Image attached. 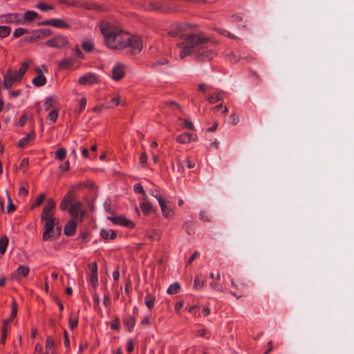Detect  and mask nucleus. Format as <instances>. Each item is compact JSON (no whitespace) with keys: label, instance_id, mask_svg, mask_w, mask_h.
<instances>
[{"label":"nucleus","instance_id":"obj_1","mask_svg":"<svg viewBox=\"0 0 354 354\" xmlns=\"http://www.w3.org/2000/svg\"><path fill=\"white\" fill-rule=\"evenodd\" d=\"M187 25L176 24L169 34L174 37H179L176 42V49L181 59L193 55L199 61H207L213 59L216 53L214 45L210 39L202 32L182 33Z\"/></svg>","mask_w":354,"mask_h":354},{"label":"nucleus","instance_id":"obj_2","mask_svg":"<svg viewBox=\"0 0 354 354\" xmlns=\"http://www.w3.org/2000/svg\"><path fill=\"white\" fill-rule=\"evenodd\" d=\"M100 28L108 48L115 50L131 48L133 53H139L142 50V41L139 37L130 35L118 26L103 21L100 24Z\"/></svg>","mask_w":354,"mask_h":354},{"label":"nucleus","instance_id":"obj_3","mask_svg":"<svg viewBox=\"0 0 354 354\" xmlns=\"http://www.w3.org/2000/svg\"><path fill=\"white\" fill-rule=\"evenodd\" d=\"M55 208V201L53 198H48L41 215V220L44 224L42 234L44 241H51L61 234V227L58 226L59 220L55 217L53 212Z\"/></svg>","mask_w":354,"mask_h":354},{"label":"nucleus","instance_id":"obj_4","mask_svg":"<svg viewBox=\"0 0 354 354\" xmlns=\"http://www.w3.org/2000/svg\"><path fill=\"white\" fill-rule=\"evenodd\" d=\"M55 208V201L53 198H48L41 215V220L44 224L42 234L44 241H51L61 234V227L58 226L59 220L55 217L53 212Z\"/></svg>","mask_w":354,"mask_h":354},{"label":"nucleus","instance_id":"obj_5","mask_svg":"<svg viewBox=\"0 0 354 354\" xmlns=\"http://www.w3.org/2000/svg\"><path fill=\"white\" fill-rule=\"evenodd\" d=\"M68 212L73 218L82 221L85 214L86 209L81 202L75 201L71 204Z\"/></svg>","mask_w":354,"mask_h":354},{"label":"nucleus","instance_id":"obj_6","mask_svg":"<svg viewBox=\"0 0 354 354\" xmlns=\"http://www.w3.org/2000/svg\"><path fill=\"white\" fill-rule=\"evenodd\" d=\"M52 34L50 29H38L34 31L30 36L26 37L24 38L25 41L29 43H34L38 40L45 39L49 37Z\"/></svg>","mask_w":354,"mask_h":354},{"label":"nucleus","instance_id":"obj_7","mask_svg":"<svg viewBox=\"0 0 354 354\" xmlns=\"http://www.w3.org/2000/svg\"><path fill=\"white\" fill-rule=\"evenodd\" d=\"M21 81V78L15 73V71L11 69L8 70L3 75V85L7 89Z\"/></svg>","mask_w":354,"mask_h":354},{"label":"nucleus","instance_id":"obj_8","mask_svg":"<svg viewBox=\"0 0 354 354\" xmlns=\"http://www.w3.org/2000/svg\"><path fill=\"white\" fill-rule=\"evenodd\" d=\"M45 44L50 48H62L68 46V41L65 36L56 35L47 40Z\"/></svg>","mask_w":354,"mask_h":354},{"label":"nucleus","instance_id":"obj_9","mask_svg":"<svg viewBox=\"0 0 354 354\" xmlns=\"http://www.w3.org/2000/svg\"><path fill=\"white\" fill-rule=\"evenodd\" d=\"M126 66L122 63H116L112 68V77L114 80H121L125 74Z\"/></svg>","mask_w":354,"mask_h":354},{"label":"nucleus","instance_id":"obj_10","mask_svg":"<svg viewBox=\"0 0 354 354\" xmlns=\"http://www.w3.org/2000/svg\"><path fill=\"white\" fill-rule=\"evenodd\" d=\"M42 25L50 26L61 29H68L70 25L62 19H51L44 21L41 23Z\"/></svg>","mask_w":354,"mask_h":354},{"label":"nucleus","instance_id":"obj_11","mask_svg":"<svg viewBox=\"0 0 354 354\" xmlns=\"http://www.w3.org/2000/svg\"><path fill=\"white\" fill-rule=\"evenodd\" d=\"M0 21L1 23L6 24H21L20 15L18 13H8L0 15Z\"/></svg>","mask_w":354,"mask_h":354},{"label":"nucleus","instance_id":"obj_12","mask_svg":"<svg viewBox=\"0 0 354 354\" xmlns=\"http://www.w3.org/2000/svg\"><path fill=\"white\" fill-rule=\"evenodd\" d=\"M108 219L111 221H112L113 223L115 224H120L121 225L129 227H133V223L131 221L124 218L122 216H108Z\"/></svg>","mask_w":354,"mask_h":354},{"label":"nucleus","instance_id":"obj_13","mask_svg":"<svg viewBox=\"0 0 354 354\" xmlns=\"http://www.w3.org/2000/svg\"><path fill=\"white\" fill-rule=\"evenodd\" d=\"M30 272V268L27 266H20L12 274V277L15 279H19L21 277H26Z\"/></svg>","mask_w":354,"mask_h":354},{"label":"nucleus","instance_id":"obj_14","mask_svg":"<svg viewBox=\"0 0 354 354\" xmlns=\"http://www.w3.org/2000/svg\"><path fill=\"white\" fill-rule=\"evenodd\" d=\"M90 271H91V274H90V284L93 287H96L98 284L97 276V265L96 262L92 263L91 266H90Z\"/></svg>","mask_w":354,"mask_h":354},{"label":"nucleus","instance_id":"obj_15","mask_svg":"<svg viewBox=\"0 0 354 354\" xmlns=\"http://www.w3.org/2000/svg\"><path fill=\"white\" fill-rule=\"evenodd\" d=\"M44 353L48 354H56L55 341L50 336H48L46 337Z\"/></svg>","mask_w":354,"mask_h":354},{"label":"nucleus","instance_id":"obj_16","mask_svg":"<svg viewBox=\"0 0 354 354\" xmlns=\"http://www.w3.org/2000/svg\"><path fill=\"white\" fill-rule=\"evenodd\" d=\"M197 138L196 136L190 133H185L183 134L179 135L176 137V141L181 143L185 144L189 142L192 140H196Z\"/></svg>","mask_w":354,"mask_h":354},{"label":"nucleus","instance_id":"obj_17","mask_svg":"<svg viewBox=\"0 0 354 354\" xmlns=\"http://www.w3.org/2000/svg\"><path fill=\"white\" fill-rule=\"evenodd\" d=\"M73 198V191L70 190L69 192H68L66 194L64 198L62 199V201L60 203V205H59V208L62 210H66L68 208V205L71 203Z\"/></svg>","mask_w":354,"mask_h":354},{"label":"nucleus","instance_id":"obj_18","mask_svg":"<svg viewBox=\"0 0 354 354\" xmlns=\"http://www.w3.org/2000/svg\"><path fill=\"white\" fill-rule=\"evenodd\" d=\"M38 14L33 10H28L26 11L23 17V19L21 20V24H25L26 23L31 22L38 18Z\"/></svg>","mask_w":354,"mask_h":354},{"label":"nucleus","instance_id":"obj_19","mask_svg":"<svg viewBox=\"0 0 354 354\" xmlns=\"http://www.w3.org/2000/svg\"><path fill=\"white\" fill-rule=\"evenodd\" d=\"M224 92L216 89V92L209 95L207 97V100L210 103H216V102L221 101L223 99Z\"/></svg>","mask_w":354,"mask_h":354},{"label":"nucleus","instance_id":"obj_20","mask_svg":"<svg viewBox=\"0 0 354 354\" xmlns=\"http://www.w3.org/2000/svg\"><path fill=\"white\" fill-rule=\"evenodd\" d=\"M76 230V223L73 220L69 221L64 227V234L66 236H72Z\"/></svg>","mask_w":354,"mask_h":354},{"label":"nucleus","instance_id":"obj_21","mask_svg":"<svg viewBox=\"0 0 354 354\" xmlns=\"http://www.w3.org/2000/svg\"><path fill=\"white\" fill-rule=\"evenodd\" d=\"M74 61L75 60L73 58L63 59L59 62V64H58L59 68L61 70H67V69L70 68L73 65Z\"/></svg>","mask_w":354,"mask_h":354},{"label":"nucleus","instance_id":"obj_22","mask_svg":"<svg viewBox=\"0 0 354 354\" xmlns=\"http://www.w3.org/2000/svg\"><path fill=\"white\" fill-rule=\"evenodd\" d=\"M100 236L104 239H114L116 237V233L111 230L102 229L100 231Z\"/></svg>","mask_w":354,"mask_h":354},{"label":"nucleus","instance_id":"obj_23","mask_svg":"<svg viewBox=\"0 0 354 354\" xmlns=\"http://www.w3.org/2000/svg\"><path fill=\"white\" fill-rule=\"evenodd\" d=\"M46 78L44 75H37L35 77H34L32 80V84L35 86H42L46 84Z\"/></svg>","mask_w":354,"mask_h":354},{"label":"nucleus","instance_id":"obj_24","mask_svg":"<svg viewBox=\"0 0 354 354\" xmlns=\"http://www.w3.org/2000/svg\"><path fill=\"white\" fill-rule=\"evenodd\" d=\"M34 139V135L32 134H28L25 137L22 138L19 140L18 142V146L20 147H26L28 143L33 140Z\"/></svg>","mask_w":354,"mask_h":354},{"label":"nucleus","instance_id":"obj_25","mask_svg":"<svg viewBox=\"0 0 354 354\" xmlns=\"http://www.w3.org/2000/svg\"><path fill=\"white\" fill-rule=\"evenodd\" d=\"M30 62H24L21 64V66L18 71H15V73L22 79L23 76L26 73L29 68Z\"/></svg>","mask_w":354,"mask_h":354},{"label":"nucleus","instance_id":"obj_26","mask_svg":"<svg viewBox=\"0 0 354 354\" xmlns=\"http://www.w3.org/2000/svg\"><path fill=\"white\" fill-rule=\"evenodd\" d=\"M30 62H24L21 64V66L18 71H15V73L22 79L23 76L26 73L29 68Z\"/></svg>","mask_w":354,"mask_h":354},{"label":"nucleus","instance_id":"obj_27","mask_svg":"<svg viewBox=\"0 0 354 354\" xmlns=\"http://www.w3.org/2000/svg\"><path fill=\"white\" fill-rule=\"evenodd\" d=\"M159 205L161 208L162 212L163 215L167 218L169 216L170 214V207L166 204L164 199L159 200Z\"/></svg>","mask_w":354,"mask_h":354},{"label":"nucleus","instance_id":"obj_28","mask_svg":"<svg viewBox=\"0 0 354 354\" xmlns=\"http://www.w3.org/2000/svg\"><path fill=\"white\" fill-rule=\"evenodd\" d=\"M66 156V151L64 148L58 149L55 153V157L59 160H63Z\"/></svg>","mask_w":354,"mask_h":354},{"label":"nucleus","instance_id":"obj_29","mask_svg":"<svg viewBox=\"0 0 354 354\" xmlns=\"http://www.w3.org/2000/svg\"><path fill=\"white\" fill-rule=\"evenodd\" d=\"M8 245V239L6 236L2 237L0 239V253L4 254L6 251Z\"/></svg>","mask_w":354,"mask_h":354},{"label":"nucleus","instance_id":"obj_30","mask_svg":"<svg viewBox=\"0 0 354 354\" xmlns=\"http://www.w3.org/2000/svg\"><path fill=\"white\" fill-rule=\"evenodd\" d=\"M143 213L147 216L152 212V206L148 203H141L140 205Z\"/></svg>","mask_w":354,"mask_h":354},{"label":"nucleus","instance_id":"obj_31","mask_svg":"<svg viewBox=\"0 0 354 354\" xmlns=\"http://www.w3.org/2000/svg\"><path fill=\"white\" fill-rule=\"evenodd\" d=\"M11 32V28L7 26H0V37L5 38L8 37Z\"/></svg>","mask_w":354,"mask_h":354},{"label":"nucleus","instance_id":"obj_32","mask_svg":"<svg viewBox=\"0 0 354 354\" xmlns=\"http://www.w3.org/2000/svg\"><path fill=\"white\" fill-rule=\"evenodd\" d=\"M180 288V286L178 283H174L168 288L167 292L169 295H174L179 291Z\"/></svg>","mask_w":354,"mask_h":354},{"label":"nucleus","instance_id":"obj_33","mask_svg":"<svg viewBox=\"0 0 354 354\" xmlns=\"http://www.w3.org/2000/svg\"><path fill=\"white\" fill-rule=\"evenodd\" d=\"M154 301L155 297L150 294H147L145 297V304L149 309H151L153 308Z\"/></svg>","mask_w":354,"mask_h":354},{"label":"nucleus","instance_id":"obj_34","mask_svg":"<svg viewBox=\"0 0 354 354\" xmlns=\"http://www.w3.org/2000/svg\"><path fill=\"white\" fill-rule=\"evenodd\" d=\"M36 8L44 12L50 10L53 8V7L51 5L46 4L43 2H39L36 5Z\"/></svg>","mask_w":354,"mask_h":354},{"label":"nucleus","instance_id":"obj_35","mask_svg":"<svg viewBox=\"0 0 354 354\" xmlns=\"http://www.w3.org/2000/svg\"><path fill=\"white\" fill-rule=\"evenodd\" d=\"M44 198L45 194L43 193L39 194L35 199V203L32 205L31 208L34 209L35 207L39 206L43 203Z\"/></svg>","mask_w":354,"mask_h":354},{"label":"nucleus","instance_id":"obj_36","mask_svg":"<svg viewBox=\"0 0 354 354\" xmlns=\"http://www.w3.org/2000/svg\"><path fill=\"white\" fill-rule=\"evenodd\" d=\"M59 111L55 109L51 111L47 115V119L51 122H55L58 117Z\"/></svg>","mask_w":354,"mask_h":354},{"label":"nucleus","instance_id":"obj_37","mask_svg":"<svg viewBox=\"0 0 354 354\" xmlns=\"http://www.w3.org/2000/svg\"><path fill=\"white\" fill-rule=\"evenodd\" d=\"M90 198L94 197L95 198L97 196V186L95 184V183L90 181Z\"/></svg>","mask_w":354,"mask_h":354},{"label":"nucleus","instance_id":"obj_38","mask_svg":"<svg viewBox=\"0 0 354 354\" xmlns=\"http://www.w3.org/2000/svg\"><path fill=\"white\" fill-rule=\"evenodd\" d=\"M134 191L137 193H140L143 195V198H144V200H147V196L142 187V186L139 184V183H137L134 185Z\"/></svg>","mask_w":354,"mask_h":354},{"label":"nucleus","instance_id":"obj_39","mask_svg":"<svg viewBox=\"0 0 354 354\" xmlns=\"http://www.w3.org/2000/svg\"><path fill=\"white\" fill-rule=\"evenodd\" d=\"M28 32V29L24 28H17L14 30L13 36L15 37H19L24 34H26Z\"/></svg>","mask_w":354,"mask_h":354},{"label":"nucleus","instance_id":"obj_40","mask_svg":"<svg viewBox=\"0 0 354 354\" xmlns=\"http://www.w3.org/2000/svg\"><path fill=\"white\" fill-rule=\"evenodd\" d=\"M104 207L106 210V212H108L109 214L112 215L113 213L111 210V201L107 198L104 202Z\"/></svg>","mask_w":354,"mask_h":354},{"label":"nucleus","instance_id":"obj_41","mask_svg":"<svg viewBox=\"0 0 354 354\" xmlns=\"http://www.w3.org/2000/svg\"><path fill=\"white\" fill-rule=\"evenodd\" d=\"M17 304L15 303V301H13L12 304L11 315H10V319H9L10 322L17 316Z\"/></svg>","mask_w":354,"mask_h":354},{"label":"nucleus","instance_id":"obj_42","mask_svg":"<svg viewBox=\"0 0 354 354\" xmlns=\"http://www.w3.org/2000/svg\"><path fill=\"white\" fill-rule=\"evenodd\" d=\"M120 97H114L113 98H112V100L108 103V105L107 106L108 107H110V108H112L115 106H117L120 104Z\"/></svg>","mask_w":354,"mask_h":354},{"label":"nucleus","instance_id":"obj_43","mask_svg":"<svg viewBox=\"0 0 354 354\" xmlns=\"http://www.w3.org/2000/svg\"><path fill=\"white\" fill-rule=\"evenodd\" d=\"M15 209V206L13 205L11 198L8 196L7 212L10 213V212H13Z\"/></svg>","mask_w":354,"mask_h":354},{"label":"nucleus","instance_id":"obj_44","mask_svg":"<svg viewBox=\"0 0 354 354\" xmlns=\"http://www.w3.org/2000/svg\"><path fill=\"white\" fill-rule=\"evenodd\" d=\"M204 281L201 280L199 277H196L194 279V287L196 288H201L203 286Z\"/></svg>","mask_w":354,"mask_h":354},{"label":"nucleus","instance_id":"obj_45","mask_svg":"<svg viewBox=\"0 0 354 354\" xmlns=\"http://www.w3.org/2000/svg\"><path fill=\"white\" fill-rule=\"evenodd\" d=\"M74 55L77 59L83 57V53H82L80 47L76 45L74 48Z\"/></svg>","mask_w":354,"mask_h":354},{"label":"nucleus","instance_id":"obj_46","mask_svg":"<svg viewBox=\"0 0 354 354\" xmlns=\"http://www.w3.org/2000/svg\"><path fill=\"white\" fill-rule=\"evenodd\" d=\"M53 106V98L48 97L44 102V107L46 110L49 109Z\"/></svg>","mask_w":354,"mask_h":354},{"label":"nucleus","instance_id":"obj_47","mask_svg":"<svg viewBox=\"0 0 354 354\" xmlns=\"http://www.w3.org/2000/svg\"><path fill=\"white\" fill-rule=\"evenodd\" d=\"M199 219L204 222L210 221L207 214L205 212H201L199 214Z\"/></svg>","mask_w":354,"mask_h":354},{"label":"nucleus","instance_id":"obj_48","mask_svg":"<svg viewBox=\"0 0 354 354\" xmlns=\"http://www.w3.org/2000/svg\"><path fill=\"white\" fill-rule=\"evenodd\" d=\"M228 122L232 125H235L239 122V119L235 114H232L229 118Z\"/></svg>","mask_w":354,"mask_h":354},{"label":"nucleus","instance_id":"obj_49","mask_svg":"<svg viewBox=\"0 0 354 354\" xmlns=\"http://www.w3.org/2000/svg\"><path fill=\"white\" fill-rule=\"evenodd\" d=\"M41 68H39V67H37L35 68V71L37 73V75L39 76V75H44V72L45 73H47L48 72V69L46 68V67L45 66H42Z\"/></svg>","mask_w":354,"mask_h":354},{"label":"nucleus","instance_id":"obj_50","mask_svg":"<svg viewBox=\"0 0 354 354\" xmlns=\"http://www.w3.org/2000/svg\"><path fill=\"white\" fill-rule=\"evenodd\" d=\"M210 286L212 288L217 291H223L222 286L217 282H212L210 283Z\"/></svg>","mask_w":354,"mask_h":354},{"label":"nucleus","instance_id":"obj_51","mask_svg":"<svg viewBox=\"0 0 354 354\" xmlns=\"http://www.w3.org/2000/svg\"><path fill=\"white\" fill-rule=\"evenodd\" d=\"M147 156L146 153L143 152L140 155V164L142 165V166H145V165L147 164Z\"/></svg>","mask_w":354,"mask_h":354},{"label":"nucleus","instance_id":"obj_52","mask_svg":"<svg viewBox=\"0 0 354 354\" xmlns=\"http://www.w3.org/2000/svg\"><path fill=\"white\" fill-rule=\"evenodd\" d=\"M97 145H93L90 147V160L94 159L96 158V155L95 154V151L97 150Z\"/></svg>","mask_w":354,"mask_h":354},{"label":"nucleus","instance_id":"obj_53","mask_svg":"<svg viewBox=\"0 0 354 354\" xmlns=\"http://www.w3.org/2000/svg\"><path fill=\"white\" fill-rule=\"evenodd\" d=\"M64 344L66 348H68L70 346V342L66 331L64 332Z\"/></svg>","mask_w":354,"mask_h":354},{"label":"nucleus","instance_id":"obj_54","mask_svg":"<svg viewBox=\"0 0 354 354\" xmlns=\"http://www.w3.org/2000/svg\"><path fill=\"white\" fill-rule=\"evenodd\" d=\"M168 63V60L166 58H160V59H158L154 64H153V66H158V65H163V64H166Z\"/></svg>","mask_w":354,"mask_h":354},{"label":"nucleus","instance_id":"obj_55","mask_svg":"<svg viewBox=\"0 0 354 354\" xmlns=\"http://www.w3.org/2000/svg\"><path fill=\"white\" fill-rule=\"evenodd\" d=\"M86 104H87V99H86V97H82L80 100V102H79L80 107V111H82V110L85 109V107L86 106Z\"/></svg>","mask_w":354,"mask_h":354},{"label":"nucleus","instance_id":"obj_56","mask_svg":"<svg viewBox=\"0 0 354 354\" xmlns=\"http://www.w3.org/2000/svg\"><path fill=\"white\" fill-rule=\"evenodd\" d=\"M69 162L65 161L63 164L59 165V169L62 171H66L69 169Z\"/></svg>","mask_w":354,"mask_h":354},{"label":"nucleus","instance_id":"obj_57","mask_svg":"<svg viewBox=\"0 0 354 354\" xmlns=\"http://www.w3.org/2000/svg\"><path fill=\"white\" fill-rule=\"evenodd\" d=\"M151 194L153 197H155L158 201L159 202V200L163 199L161 195L159 194L158 190H151Z\"/></svg>","mask_w":354,"mask_h":354},{"label":"nucleus","instance_id":"obj_58","mask_svg":"<svg viewBox=\"0 0 354 354\" xmlns=\"http://www.w3.org/2000/svg\"><path fill=\"white\" fill-rule=\"evenodd\" d=\"M88 82V75H84L79 79L80 84H86Z\"/></svg>","mask_w":354,"mask_h":354},{"label":"nucleus","instance_id":"obj_59","mask_svg":"<svg viewBox=\"0 0 354 354\" xmlns=\"http://www.w3.org/2000/svg\"><path fill=\"white\" fill-rule=\"evenodd\" d=\"M28 162H29V161H28V159L27 158H23L21 160V163H20V168L21 169H23V168L26 169L28 167Z\"/></svg>","mask_w":354,"mask_h":354},{"label":"nucleus","instance_id":"obj_60","mask_svg":"<svg viewBox=\"0 0 354 354\" xmlns=\"http://www.w3.org/2000/svg\"><path fill=\"white\" fill-rule=\"evenodd\" d=\"M77 325V320L76 319L71 318L69 320V326L71 330H73Z\"/></svg>","mask_w":354,"mask_h":354},{"label":"nucleus","instance_id":"obj_61","mask_svg":"<svg viewBox=\"0 0 354 354\" xmlns=\"http://www.w3.org/2000/svg\"><path fill=\"white\" fill-rule=\"evenodd\" d=\"M28 193V189L24 187H21L19 189V194L20 196H27Z\"/></svg>","mask_w":354,"mask_h":354},{"label":"nucleus","instance_id":"obj_62","mask_svg":"<svg viewBox=\"0 0 354 354\" xmlns=\"http://www.w3.org/2000/svg\"><path fill=\"white\" fill-rule=\"evenodd\" d=\"M199 256L198 252L196 251L193 253V254L190 257V258L188 260L187 264L192 263L196 257Z\"/></svg>","mask_w":354,"mask_h":354},{"label":"nucleus","instance_id":"obj_63","mask_svg":"<svg viewBox=\"0 0 354 354\" xmlns=\"http://www.w3.org/2000/svg\"><path fill=\"white\" fill-rule=\"evenodd\" d=\"M228 58L231 62H236L239 60L238 57L234 53H231L228 55Z\"/></svg>","mask_w":354,"mask_h":354},{"label":"nucleus","instance_id":"obj_64","mask_svg":"<svg viewBox=\"0 0 354 354\" xmlns=\"http://www.w3.org/2000/svg\"><path fill=\"white\" fill-rule=\"evenodd\" d=\"M185 126L190 130H194V125L190 120H184Z\"/></svg>","mask_w":354,"mask_h":354}]
</instances>
